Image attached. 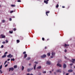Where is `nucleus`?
I'll return each mask as SVG.
<instances>
[{
    "label": "nucleus",
    "instance_id": "nucleus-43",
    "mask_svg": "<svg viewBox=\"0 0 75 75\" xmlns=\"http://www.w3.org/2000/svg\"><path fill=\"white\" fill-rule=\"evenodd\" d=\"M64 57L65 59H67V57L66 56H64Z\"/></svg>",
    "mask_w": 75,
    "mask_h": 75
},
{
    "label": "nucleus",
    "instance_id": "nucleus-44",
    "mask_svg": "<svg viewBox=\"0 0 75 75\" xmlns=\"http://www.w3.org/2000/svg\"><path fill=\"white\" fill-rule=\"evenodd\" d=\"M13 30H14V31H16V28H14L13 29Z\"/></svg>",
    "mask_w": 75,
    "mask_h": 75
},
{
    "label": "nucleus",
    "instance_id": "nucleus-23",
    "mask_svg": "<svg viewBox=\"0 0 75 75\" xmlns=\"http://www.w3.org/2000/svg\"><path fill=\"white\" fill-rule=\"evenodd\" d=\"M16 41L17 42V43H19V42H20V40H17Z\"/></svg>",
    "mask_w": 75,
    "mask_h": 75
},
{
    "label": "nucleus",
    "instance_id": "nucleus-52",
    "mask_svg": "<svg viewBox=\"0 0 75 75\" xmlns=\"http://www.w3.org/2000/svg\"><path fill=\"white\" fill-rule=\"evenodd\" d=\"M53 56H51V58H53Z\"/></svg>",
    "mask_w": 75,
    "mask_h": 75
},
{
    "label": "nucleus",
    "instance_id": "nucleus-3",
    "mask_svg": "<svg viewBox=\"0 0 75 75\" xmlns=\"http://www.w3.org/2000/svg\"><path fill=\"white\" fill-rule=\"evenodd\" d=\"M33 68L31 69H27V71L28 72H30V71H31V70H33Z\"/></svg>",
    "mask_w": 75,
    "mask_h": 75
},
{
    "label": "nucleus",
    "instance_id": "nucleus-28",
    "mask_svg": "<svg viewBox=\"0 0 75 75\" xmlns=\"http://www.w3.org/2000/svg\"><path fill=\"white\" fill-rule=\"evenodd\" d=\"M26 54V52H23V54Z\"/></svg>",
    "mask_w": 75,
    "mask_h": 75
},
{
    "label": "nucleus",
    "instance_id": "nucleus-51",
    "mask_svg": "<svg viewBox=\"0 0 75 75\" xmlns=\"http://www.w3.org/2000/svg\"><path fill=\"white\" fill-rule=\"evenodd\" d=\"M10 59H7L8 61H10Z\"/></svg>",
    "mask_w": 75,
    "mask_h": 75
},
{
    "label": "nucleus",
    "instance_id": "nucleus-13",
    "mask_svg": "<svg viewBox=\"0 0 75 75\" xmlns=\"http://www.w3.org/2000/svg\"><path fill=\"white\" fill-rule=\"evenodd\" d=\"M27 57V54H25L24 55V58H26V57Z\"/></svg>",
    "mask_w": 75,
    "mask_h": 75
},
{
    "label": "nucleus",
    "instance_id": "nucleus-41",
    "mask_svg": "<svg viewBox=\"0 0 75 75\" xmlns=\"http://www.w3.org/2000/svg\"><path fill=\"white\" fill-rule=\"evenodd\" d=\"M3 47H4V46H3V45H2L1 46V48H3Z\"/></svg>",
    "mask_w": 75,
    "mask_h": 75
},
{
    "label": "nucleus",
    "instance_id": "nucleus-50",
    "mask_svg": "<svg viewBox=\"0 0 75 75\" xmlns=\"http://www.w3.org/2000/svg\"><path fill=\"white\" fill-rule=\"evenodd\" d=\"M12 18H15V17L14 16H12Z\"/></svg>",
    "mask_w": 75,
    "mask_h": 75
},
{
    "label": "nucleus",
    "instance_id": "nucleus-62",
    "mask_svg": "<svg viewBox=\"0 0 75 75\" xmlns=\"http://www.w3.org/2000/svg\"><path fill=\"white\" fill-rule=\"evenodd\" d=\"M50 74H51V71H50Z\"/></svg>",
    "mask_w": 75,
    "mask_h": 75
},
{
    "label": "nucleus",
    "instance_id": "nucleus-5",
    "mask_svg": "<svg viewBox=\"0 0 75 75\" xmlns=\"http://www.w3.org/2000/svg\"><path fill=\"white\" fill-rule=\"evenodd\" d=\"M13 70H14V68H13V67L10 68H9V72H10V71H13Z\"/></svg>",
    "mask_w": 75,
    "mask_h": 75
},
{
    "label": "nucleus",
    "instance_id": "nucleus-45",
    "mask_svg": "<svg viewBox=\"0 0 75 75\" xmlns=\"http://www.w3.org/2000/svg\"><path fill=\"white\" fill-rule=\"evenodd\" d=\"M6 43V42H5V41H4L2 42V44H5Z\"/></svg>",
    "mask_w": 75,
    "mask_h": 75
},
{
    "label": "nucleus",
    "instance_id": "nucleus-49",
    "mask_svg": "<svg viewBox=\"0 0 75 75\" xmlns=\"http://www.w3.org/2000/svg\"><path fill=\"white\" fill-rule=\"evenodd\" d=\"M70 65H71V66L73 65V63H71V64H70Z\"/></svg>",
    "mask_w": 75,
    "mask_h": 75
},
{
    "label": "nucleus",
    "instance_id": "nucleus-24",
    "mask_svg": "<svg viewBox=\"0 0 75 75\" xmlns=\"http://www.w3.org/2000/svg\"><path fill=\"white\" fill-rule=\"evenodd\" d=\"M30 59H31L30 57H28V58L26 60L28 61V60H30Z\"/></svg>",
    "mask_w": 75,
    "mask_h": 75
},
{
    "label": "nucleus",
    "instance_id": "nucleus-30",
    "mask_svg": "<svg viewBox=\"0 0 75 75\" xmlns=\"http://www.w3.org/2000/svg\"><path fill=\"white\" fill-rule=\"evenodd\" d=\"M13 12H14V11H12L10 12V13H13Z\"/></svg>",
    "mask_w": 75,
    "mask_h": 75
},
{
    "label": "nucleus",
    "instance_id": "nucleus-25",
    "mask_svg": "<svg viewBox=\"0 0 75 75\" xmlns=\"http://www.w3.org/2000/svg\"><path fill=\"white\" fill-rule=\"evenodd\" d=\"M58 7H59V5L57 4V5L56 6V8H58Z\"/></svg>",
    "mask_w": 75,
    "mask_h": 75
},
{
    "label": "nucleus",
    "instance_id": "nucleus-12",
    "mask_svg": "<svg viewBox=\"0 0 75 75\" xmlns=\"http://www.w3.org/2000/svg\"><path fill=\"white\" fill-rule=\"evenodd\" d=\"M50 12V11H48L46 12V14L47 16H48V13H49Z\"/></svg>",
    "mask_w": 75,
    "mask_h": 75
},
{
    "label": "nucleus",
    "instance_id": "nucleus-29",
    "mask_svg": "<svg viewBox=\"0 0 75 75\" xmlns=\"http://www.w3.org/2000/svg\"><path fill=\"white\" fill-rule=\"evenodd\" d=\"M1 68H2V65H1L0 66V69H1Z\"/></svg>",
    "mask_w": 75,
    "mask_h": 75
},
{
    "label": "nucleus",
    "instance_id": "nucleus-61",
    "mask_svg": "<svg viewBox=\"0 0 75 75\" xmlns=\"http://www.w3.org/2000/svg\"><path fill=\"white\" fill-rule=\"evenodd\" d=\"M52 71H54V69H53Z\"/></svg>",
    "mask_w": 75,
    "mask_h": 75
},
{
    "label": "nucleus",
    "instance_id": "nucleus-63",
    "mask_svg": "<svg viewBox=\"0 0 75 75\" xmlns=\"http://www.w3.org/2000/svg\"><path fill=\"white\" fill-rule=\"evenodd\" d=\"M13 27H16V25H14L13 26Z\"/></svg>",
    "mask_w": 75,
    "mask_h": 75
},
{
    "label": "nucleus",
    "instance_id": "nucleus-55",
    "mask_svg": "<svg viewBox=\"0 0 75 75\" xmlns=\"http://www.w3.org/2000/svg\"><path fill=\"white\" fill-rule=\"evenodd\" d=\"M69 75V74H68V73H66V75Z\"/></svg>",
    "mask_w": 75,
    "mask_h": 75
},
{
    "label": "nucleus",
    "instance_id": "nucleus-37",
    "mask_svg": "<svg viewBox=\"0 0 75 75\" xmlns=\"http://www.w3.org/2000/svg\"><path fill=\"white\" fill-rule=\"evenodd\" d=\"M7 66H8V64H6V65L5 66V67H7Z\"/></svg>",
    "mask_w": 75,
    "mask_h": 75
},
{
    "label": "nucleus",
    "instance_id": "nucleus-31",
    "mask_svg": "<svg viewBox=\"0 0 75 75\" xmlns=\"http://www.w3.org/2000/svg\"><path fill=\"white\" fill-rule=\"evenodd\" d=\"M7 62V60L5 61V62L4 63V65L6 64V62Z\"/></svg>",
    "mask_w": 75,
    "mask_h": 75
},
{
    "label": "nucleus",
    "instance_id": "nucleus-47",
    "mask_svg": "<svg viewBox=\"0 0 75 75\" xmlns=\"http://www.w3.org/2000/svg\"><path fill=\"white\" fill-rule=\"evenodd\" d=\"M35 64H38V62H35Z\"/></svg>",
    "mask_w": 75,
    "mask_h": 75
},
{
    "label": "nucleus",
    "instance_id": "nucleus-46",
    "mask_svg": "<svg viewBox=\"0 0 75 75\" xmlns=\"http://www.w3.org/2000/svg\"><path fill=\"white\" fill-rule=\"evenodd\" d=\"M47 47H45V50H46V49H47Z\"/></svg>",
    "mask_w": 75,
    "mask_h": 75
},
{
    "label": "nucleus",
    "instance_id": "nucleus-18",
    "mask_svg": "<svg viewBox=\"0 0 75 75\" xmlns=\"http://www.w3.org/2000/svg\"><path fill=\"white\" fill-rule=\"evenodd\" d=\"M13 68H14L15 69L17 68V66L16 65L14 66L13 67Z\"/></svg>",
    "mask_w": 75,
    "mask_h": 75
},
{
    "label": "nucleus",
    "instance_id": "nucleus-16",
    "mask_svg": "<svg viewBox=\"0 0 75 75\" xmlns=\"http://www.w3.org/2000/svg\"><path fill=\"white\" fill-rule=\"evenodd\" d=\"M36 66L37 65H36V64H35L34 67H33V68L35 70Z\"/></svg>",
    "mask_w": 75,
    "mask_h": 75
},
{
    "label": "nucleus",
    "instance_id": "nucleus-33",
    "mask_svg": "<svg viewBox=\"0 0 75 75\" xmlns=\"http://www.w3.org/2000/svg\"><path fill=\"white\" fill-rule=\"evenodd\" d=\"M17 2H21V0H18L17 1Z\"/></svg>",
    "mask_w": 75,
    "mask_h": 75
},
{
    "label": "nucleus",
    "instance_id": "nucleus-64",
    "mask_svg": "<svg viewBox=\"0 0 75 75\" xmlns=\"http://www.w3.org/2000/svg\"><path fill=\"white\" fill-rule=\"evenodd\" d=\"M7 63H8V64H9V62H8Z\"/></svg>",
    "mask_w": 75,
    "mask_h": 75
},
{
    "label": "nucleus",
    "instance_id": "nucleus-4",
    "mask_svg": "<svg viewBox=\"0 0 75 75\" xmlns=\"http://www.w3.org/2000/svg\"><path fill=\"white\" fill-rule=\"evenodd\" d=\"M47 57V55L46 54H44L42 56H41V57L42 58H45Z\"/></svg>",
    "mask_w": 75,
    "mask_h": 75
},
{
    "label": "nucleus",
    "instance_id": "nucleus-60",
    "mask_svg": "<svg viewBox=\"0 0 75 75\" xmlns=\"http://www.w3.org/2000/svg\"><path fill=\"white\" fill-rule=\"evenodd\" d=\"M50 40L49 39H47V41H48V40Z\"/></svg>",
    "mask_w": 75,
    "mask_h": 75
},
{
    "label": "nucleus",
    "instance_id": "nucleus-1",
    "mask_svg": "<svg viewBox=\"0 0 75 75\" xmlns=\"http://www.w3.org/2000/svg\"><path fill=\"white\" fill-rule=\"evenodd\" d=\"M1 37H0V38H4L6 36L4 35H3V34H1Z\"/></svg>",
    "mask_w": 75,
    "mask_h": 75
},
{
    "label": "nucleus",
    "instance_id": "nucleus-32",
    "mask_svg": "<svg viewBox=\"0 0 75 75\" xmlns=\"http://www.w3.org/2000/svg\"><path fill=\"white\" fill-rule=\"evenodd\" d=\"M46 71H44L42 72L43 74H45L46 73Z\"/></svg>",
    "mask_w": 75,
    "mask_h": 75
},
{
    "label": "nucleus",
    "instance_id": "nucleus-26",
    "mask_svg": "<svg viewBox=\"0 0 75 75\" xmlns=\"http://www.w3.org/2000/svg\"><path fill=\"white\" fill-rule=\"evenodd\" d=\"M11 7H16V5H14L12 4L11 5Z\"/></svg>",
    "mask_w": 75,
    "mask_h": 75
},
{
    "label": "nucleus",
    "instance_id": "nucleus-53",
    "mask_svg": "<svg viewBox=\"0 0 75 75\" xmlns=\"http://www.w3.org/2000/svg\"><path fill=\"white\" fill-rule=\"evenodd\" d=\"M69 7H70V6H68V7L67 8V9H68V8H69Z\"/></svg>",
    "mask_w": 75,
    "mask_h": 75
},
{
    "label": "nucleus",
    "instance_id": "nucleus-59",
    "mask_svg": "<svg viewBox=\"0 0 75 75\" xmlns=\"http://www.w3.org/2000/svg\"><path fill=\"white\" fill-rule=\"evenodd\" d=\"M61 62V60H60V61H59L58 62Z\"/></svg>",
    "mask_w": 75,
    "mask_h": 75
},
{
    "label": "nucleus",
    "instance_id": "nucleus-56",
    "mask_svg": "<svg viewBox=\"0 0 75 75\" xmlns=\"http://www.w3.org/2000/svg\"><path fill=\"white\" fill-rule=\"evenodd\" d=\"M27 75H30V74L29 73L27 74Z\"/></svg>",
    "mask_w": 75,
    "mask_h": 75
},
{
    "label": "nucleus",
    "instance_id": "nucleus-11",
    "mask_svg": "<svg viewBox=\"0 0 75 75\" xmlns=\"http://www.w3.org/2000/svg\"><path fill=\"white\" fill-rule=\"evenodd\" d=\"M64 47H69V44H65V45H64Z\"/></svg>",
    "mask_w": 75,
    "mask_h": 75
},
{
    "label": "nucleus",
    "instance_id": "nucleus-57",
    "mask_svg": "<svg viewBox=\"0 0 75 75\" xmlns=\"http://www.w3.org/2000/svg\"><path fill=\"white\" fill-rule=\"evenodd\" d=\"M62 7L63 8H65V6H62Z\"/></svg>",
    "mask_w": 75,
    "mask_h": 75
},
{
    "label": "nucleus",
    "instance_id": "nucleus-42",
    "mask_svg": "<svg viewBox=\"0 0 75 75\" xmlns=\"http://www.w3.org/2000/svg\"><path fill=\"white\" fill-rule=\"evenodd\" d=\"M6 43H8V41L7 40H6Z\"/></svg>",
    "mask_w": 75,
    "mask_h": 75
},
{
    "label": "nucleus",
    "instance_id": "nucleus-48",
    "mask_svg": "<svg viewBox=\"0 0 75 75\" xmlns=\"http://www.w3.org/2000/svg\"><path fill=\"white\" fill-rule=\"evenodd\" d=\"M7 53H8V52H5L4 54H7Z\"/></svg>",
    "mask_w": 75,
    "mask_h": 75
},
{
    "label": "nucleus",
    "instance_id": "nucleus-58",
    "mask_svg": "<svg viewBox=\"0 0 75 75\" xmlns=\"http://www.w3.org/2000/svg\"><path fill=\"white\" fill-rule=\"evenodd\" d=\"M72 62H73V63H74V61H72Z\"/></svg>",
    "mask_w": 75,
    "mask_h": 75
},
{
    "label": "nucleus",
    "instance_id": "nucleus-6",
    "mask_svg": "<svg viewBox=\"0 0 75 75\" xmlns=\"http://www.w3.org/2000/svg\"><path fill=\"white\" fill-rule=\"evenodd\" d=\"M46 64L47 65H50L51 64V63H50V62L48 61H47Z\"/></svg>",
    "mask_w": 75,
    "mask_h": 75
},
{
    "label": "nucleus",
    "instance_id": "nucleus-14",
    "mask_svg": "<svg viewBox=\"0 0 75 75\" xmlns=\"http://www.w3.org/2000/svg\"><path fill=\"white\" fill-rule=\"evenodd\" d=\"M6 57V55L4 54L3 56H2V58H5Z\"/></svg>",
    "mask_w": 75,
    "mask_h": 75
},
{
    "label": "nucleus",
    "instance_id": "nucleus-21",
    "mask_svg": "<svg viewBox=\"0 0 75 75\" xmlns=\"http://www.w3.org/2000/svg\"><path fill=\"white\" fill-rule=\"evenodd\" d=\"M50 53H48L47 54V55L48 56H50Z\"/></svg>",
    "mask_w": 75,
    "mask_h": 75
},
{
    "label": "nucleus",
    "instance_id": "nucleus-54",
    "mask_svg": "<svg viewBox=\"0 0 75 75\" xmlns=\"http://www.w3.org/2000/svg\"><path fill=\"white\" fill-rule=\"evenodd\" d=\"M31 64H29V66H31Z\"/></svg>",
    "mask_w": 75,
    "mask_h": 75
},
{
    "label": "nucleus",
    "instance_id": "nucleus-34",
    "mask_svg": "<svg viewBox=\"0 0 75 75\" xmlns=\"http://www.w3.org/2000/svg\"><path fill=\"white\" fill-rule=\"evenodd\" d=\"M5 20H2V23H3L5 22Z\"/></svg>",
    "mask_w": 75,
    "mask_h": 75
},
{
    "label": "nucleus",
    "instance_id": "nucleus-35",
    "mask_svg": "<svg viewBox=\"0 0 75 75\" xmlns=\"http://www.w3.org/2000/svg\"><path fill=\"white\" fill-rule=\"evenodd\" d=\"M67 50L66 49H65L64 50V52H67Z\"/></svg>",
    "mask_w": 75,
    "mask_h": 75
},
{
    "label": "nucleus",
    "instance_id": "nucleus-22",
    "mask_svg": "<svg viewBox=\"0 0 75 75\" xmlns=\"http://www.w3.org/2000/svg\"><path fill=\"white\" fill-rule=\"evenodd\" d=\"M11 61H14L15 60V59H14V58H13V59H11Z\"/></svg>",
    "mask_w": 75,
    "mask_h": 75
},
{
    "label": "nucleus",
    "instance_id": "nucleus-20",
    "mask_svg": "<svg viewBox=\"0 0 75 75\" xmlns=\"http://www.w3.org/2000/svg\"><path fill=\"white\" fill-rule=\"evenodd\" d=\"M41 66H39L37 67V69H41Z\"/></svg>",
    "mask_w": 75,
    "mask_h": 75
},
{
    "label": "nucleus",
    "instance_id": "nucleus-39",
    "mask_svg": "<svg viewBox=\"0 0 75 75\" xmlns=\"http://www.w3.org/2000/svg\"><path fill=\"white\" fill-rule=\"evenodd\" d=\"M72 61H73L75 62V59H72Z\"/></svg>",
    "mask_w": 75,
    "mask_h": 75
},
{
    "label": "nucleus",
    "instance_id": "nucleus-36",
    "mask_svg": "<svg viewBox=\"0 0 75 75\" xmlns=\"http://www.w3.org/2000/svg\"><path fill=\"white\" fill-rule=\"evenodd\" d=\"M42 41H44L45 40V38H42Z\"/></svg>",
    "mask_w": 75,
    "mask_h": 75
},
{
    "label": "nucleus",
    "instance_id": "nucleus-7",
    "mask_svg": "<svg viewBox=\"0 0 75 75\" xmlns=\"http://www.w3.org/2000/svg\"><path fill=\"white\" fill-rule=\"evenodd\" d=\"M63 67L64 68H67V65H66V64H64L63 65Z\"/></svg>",
    "mask_w": 75,
    "mask_h": 75
},
{
    "label": "nucleus",
    "instance_id": "nucleus-15",
    "mask_svg": "<svg viewBox=\"0 0 75 75\" xmlns=\"http://www.w3.org/2000/svg\"><path fill=\"white\" fill-rule=\"evenodd\" d=\"M44 3H46V4H48V1L46 0L44 1Z\"/></svg>",
    "mask_w": 75,
    "mask_h": 75
},
{
    "label": "nucleus",
    "instance_id": "nucleus-10",
    "mask_svg": "<svg viewBox=\"0 0 75 75\" xmlns=\"http://www.w3.org/2000/svg\"><path fill=\"white\" fill-rule=\"evenodd\" d=\"M52 56H54L55 55V53L53 52L52 53Z\"/></svg>",
    "mask_w": 75,
    "mask_h": 75
},
{
    "label": "nucleus",
    "instance_id": "nucleus-17",
    "mask_svg": "<svg viewBox=\"0 0 75 75\" xmlns=\"http://www.w3.org/2000/svg\"><path fill=\"white\" fill-rule=\"evenodd\" d=\"M57 72H61V69H59L57 70Z\"/></svg>",
    "mask_w": 75,
    "mask_h": 75
},
{
    "label": "nucleus",
    "instance_id": "nucleus-9",
    "mask_svg": "<svg viewBox=\"0 0 75 75\" xmlns=\"http://www.w3.org/2000/svg\"><path fill=\"white\" fill-rule=\"evenodd\" d=\"M68 72H73V70L71 69L69 70H68Z\"/></svg>",
    "mask_w": 75,
    "mask_h": 75
},
{
    "label": "nucleus",
    "instance_id": "nucleus-8",
    "mask_svg": "<svg viewBox=\"0 0 75 75\" xmlns=\"http://www.w3.org/2000/svg\"><path fill=\"white\" fill-rule=\"evenodd\" d=\"M57 66L58 67H62L61 64H59V63H58L57 64Z\"/></svg>",
    "mask_w": 75,
    "mask_h": 75
},
{
    "label": "nucleus",
    "instance_id": "nucleus-19",
    "mask_svg": "<svg viewBox=\"0 0 75 75\" xmlns=\"http://www.w3.org/2000/svg\"><path fill=\"white\" fill-rule=\"evenodd\" d=\"M24 67L23 66L22 67V71H23L24 70Z\"/></svg>",
    "mask_w": 75,
    "mask_h": 75
},
{
    "label": "nucleus",
    "instance_id": "nucleus-27",
    "mask_svg": "<svg viewBox=\"0 0 75 75\" xmlns=\"http://www.w3.org/2000/svg\"><path fill=\"white\" fill-rule=\"evenodd\" d=\"M13 31H9V33L10 34H13Z\"/></svg>",
    "mask_w": 75,
    "mask_h": 75
},
{
    "label": "nucleus",
    "instance_id": "nucleus-2",
    "mask_svg": "<svg viewBox=\"0 0 75 75\" xmlns=\"http://www.w3.org/2000/svg\"><path fill=\"white\" fill-rule=\"evenodd\" d=\"M7 57L8 58H11V57H13V55H11V54H9L7 56Z\"/></svg>",
    "mask_w": 75,
    "mask_h": 75
},
{
    "label": "nucleus",
    "instance_id": "nucleus-40",
    "mask_svg": "<svg viewBox=\"0 0 75 75\" xmlns=\"http://www.w3.org/2000/svg\"><path fill=\"white\" fill-rule=\"evenodd\" d=\"M0 73L1 74L2 73V71H1V69L0 70Z\"/></svg>",
    "mask_w": 75,
    "mask_h": 75
},
{
    "label": "nucleus",
    "instance_id": "nucleus-38",
    "mask_svg": "<svg viewBox=\"0 0 75 75\" xmlns=\"http://www.w3.org/2000/svg\"><path fill=\"white\" fill-rule=\"evenodd\" d=\"M12 20V19H11V18H9V21H11Z\"/></svg>",
    "mask_w": 75,
    "mask_h": 75
}]
</instances>
